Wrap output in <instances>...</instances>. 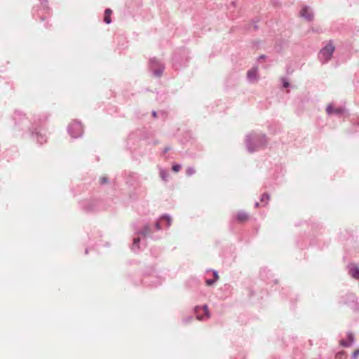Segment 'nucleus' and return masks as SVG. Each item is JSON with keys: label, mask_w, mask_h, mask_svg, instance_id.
Returning <instances> with one entry per match:
<instances>
[{"label": "nucleus", "mask_w": 359, "mask_h": 359, "mask_svg": "<svg viewBox=\"0 0 359 359\" xmlns=\"http://www.w3.org/2000/svg\"><path fill=\"white\" fill-rule=\"evenodd\" d=\"M335 50V47L332 42L330 41L325 47H323L319 53V57L325 62L329 61Z\"/></svg>", "instance_id": "obj_1"}, {"label": "nucleus", "mask_w": 359, "mask_h": 359, "mask_svg": "<svg viewBox=\"0 0 359 359\" xmlns=\"http://www.w3.org/2000/svg\"><path fill=\"white\" fill-rule=\"evenodd\" d=\"M195 313L196 318L198 320H204L210 318V313L208 311V307L207 305H204L202 306H197L195 307Z\"/></svg>", "instance_id": "obj_2"}, {"label": "nucleus", "mask_w": 359, "mask_h": 359, "mask_svg": "<svg viewBox=\"0 0 359 359\" xmlns=\"http://www.w3.org/2000/svg\"><path fill=\"white\" fill-rule=\"evenodd\" d=\"M81 126L79 123H72L69 126V132L73 137H77L81 134Z\"/></svg>", "instance_id": "obj_3"}, {"label": "nucleus", "mask_w": 359, "mask_h": 359, "mask_svg": "<svg viewBox=\"0 0 359 359\" xmlns=\"http://www.w3.org/2000/svg\"><path fill=\"white\" fill-rule=\"evenodd\" d=\"M349 273L353 278L359 280V267L356 264H352L350 265Z\"/></svg>", "instance_id": "obj_4"}, {"label": "nucleus", "mask_w": 359, "mask_h": 359, "mask_svg": "<svg viewBox=\"0 0 359 359\" xmlns=\"http://www.w3.org/2000/svg\"><path fill=\"white\" fill-rule=\"evenodd\" d=\"M326 111L328 114H340L344 112V109L342 108H335L332 104L327 105L326 108Z\"/></svg>", "instance_id": "obj_5"}, {"label": "nucleus", "mask_w": 359, "mask_h": 359, "mask_svg": "<svg viewBox=\"0 0 359 359\" xmlns=\"http://www.w3.org/2000/svg\"><path fill=\"white\" fill-rule=\"evenodd\" d=\"M257 71H258V68L257 67H253L251 69H250L248 73H247V75H248V78L251 81H256L257 80Z\"/></svg>", "instance_id": "obj_6"}, {"label": "nucleus", "mask_w": 359, "mask_h": 359, "mask_svg": "<svg viewBox=\"0 0 359 359\" xmlns=\"http://www.w3.org/2000/svg\"><path fill=\"white\" fill-rule=\"evenodd\" d=\"M301 15L307 19L308 20H311L313 18V13L306 7L302 8V10L301 11Z\"/></svg>", "instance_id": "obj_7"}, {"label": "nucleus", "mask_w": 359, "mask_h": 359, "mask_svg": "<svg viewBox=\"0 0 359 359\" xmlns=\"http://www.w3.org/2000/svg\"><path fill=\"white\" fill-rule=\"evenodd\" d=\"M236 219L240 222H245L248 220L249 215L245 212H239L236 215Z\"/></svg>", "instance_id": "obj_8"}, {"label": "nucleus", "mask_w": 359, "mask_h": 359, "mask_svg": "<svg viewBox=\"0 0 359 359\" xmlns=\"http://www.w3.org/2000/svg\"><path fill=\"white\" fill-rule=\"evenodd\" d=\"M111 13H112V11L109 8L106 9L104 11V21L107 24H109L111 22V17H110Z\"/></svg>", "instance_id": "obj_9"}, {"label": "nucleus", "mask_w": 359, "mask_h": 359, "mask_svg": "<svg viewBox=\"0 0 359 359\" xmlns=\"http://www.w3.org/2000/svg\"><path fill=\"white\" fill-rule=\"evenodd\" d=\"M269 200H270V196H269V195L268 194H264L262 196V198H261V201L262 202H264L266 204H267L268 202L269 201Z\"/></svg>", "instance_id": "obj_10"}, {"label": "nucleus", "mask_w": 359, "mask_h": 359, "mask_svg": "<svg viewBox=\"0 0 359 359\" xmlns=\"http://www.w3.org/2000/svg\"><path fill=\"white\" fill-rule=\"evenodd\" d=\"M168 175H169V174L167 171H165V170L160 171V176L163 180H167Z\"/></svg>", "instance_id": "obj_11"}, {"label": "nucleus", "mask_w": 359, "mask_h": 359, "mask_svg": "<svg viewBox=\"0 0 359 359\" xmlns=\"http://www.w3.org/2000/svg\"><path fill=\"white\" fill-rule=\"evenodd\" d=\"M180 169H181V165L179 164H175V165H172V170L175 172H179L180 170Z\"/></svg>", "instance_id": "obj_12"}, {"label": "nucleus", "mask_w": 359, "mask_h": 359, "mask_svg": "<svg viewBox=\"0 0 359 359\" xmlns=\"http://www.w3.org/2000/svg\"><path fill=\"white\" fill-rule=\"evenodd\" d=\"M348 341H349L350 344H351L354 340L353 334L351 333L348 334Z\"/></svg>", "instance_id": "obj_13"}, {"label": "nucleus", "mask_w": 359, "mask_h": 359, "mask_svg": "<svg viewBox=\"0 0 359 359\" xmlns=\"http://www.w3.org/2000/svg\"><path fill=\"white\" fill-rule=\"evenodd\" d=\"M340 344L343 346H351L349 341H346V340H341L340 341Z\"/></svg>", "instance_id": "obj_14"}, {"label": "nucleus", "mask_w": 359, "mask_h": 359, "mask_svg": "<svg viewBox=\"0 0 359 359\" xmlns=\"http://www.w3.org/2000/svg\"><path fill=\"white\" fill-rule=\"evenodd\" d=\"M186 172L188 175H191L194 173V169L193 168H188L186 170Z\"/></svg>", "instance_id": "obj_15"}, {"label": "nucleus", "mask_w": 359, "mask_h": 359, "mask_svg": "<svg viewBox=\"0 0 359 359\" xmlns=\"http://www.w3.org/2000/svg\"><path fill=\"white\" fill-rule=\"evenodd\" d=\"M205 283H206L207 285L210 286V285H213L215 283V280H214V279H208V280H206Z\"/></svg>", "instance_id": "obj_16"}, {"label": "nucleus", "mask_w": 359, "mask_h": 359, "mask_svg": "<svg viewBox=\"0 0 359 359\" xmlns=\"http://www.w3.org/2000/svg\"><path fill=\"white\" fill-rule=\"evenodd\" d=\"M162 219H165L168 222V225L170 226L171 223V219L168 216H164L162 217Z\"/></svg>", "instance_id": "obj_17"}, {"label": "nucleus", "mask_w": 359, "mask_h": 359, "mask_svg": "<svg viewBox=\"0 0 359 359\" xmlns=\"http://www.w3.org/2000/svg\"><path fill=\"white\" fill-rule=\"evenodd\" d=\"M343 357H344V353L343 352L338 353L336 355V358L337 359H343Z\"/></svg>", "instance_id": "obj_18"}, {"label": "nucleus", "mask_w": 359, "mask_h": 359, "mask_svg": "<svg viewBox=\"0 0 359 359\" xmlns=\"http://www.w3.org/2000/svg\"><path fill=\"white\" fill-rule=\"evenodd\" d=\"M150 232V229L149 226H146L144 229V231L142 232L144 235H147L148 233Z\"/></svg>", "instance_id": "obj_19"}, {"label": "nucleus", "mask_w": 359, "mask_h": 359, "mask_svg": "<svg viewBox=\"0 0 359 359\" xmlns=\"http://www.w3.org/2000/svg\"><path fill=\"white\" fill-rule=\"evenodd\" d=\"M358 355H359V349H357V350H355V351L353 352V356L354 358H356V357H358Z\"/></svg>", "instance_id": "obj_20"}, {"label": "nucleus", "mask_w": 359, "mask_h": 359, "mask_svg": "<svg viewBox=\"0 0 359 359\" xmlns=\"http://www.w3.org/2000/svg\"><path fill=\"white\" fill-rule=\"evenodd\" d=\"M213 275H214V277H215L214 280H215V281L219 279V275L217 274V273L216 271H215L213 273Z\"/></svg>", "instance_id": "obj_21"}, {"label": "nucleus", "mask_w": 359, "mask_h": 359, "mask_svg": "<svg viewBox=\"0 0 359 359\" xmlns=\"http://www.w3.org/2000/svg\"><path fill=\"white\" fill-rule=\"evenodd\" d=\"M100 182H101L102 184H104V183H106L107 182V179L104 177L100 179Z\"/></svg>", "instance_id": "obj_22"}, {"label": "nucleus", "mask_w": 359, "mask_h": 359, "mask_svg": "<svg viewBox=\"0 0 359 359\" xmlns=\"http://www.w3.org/2000/svg\"><path fill=\"white\" fill-rule=\"evenodd\" d=\"M139 242H140L139 238H135L134 241H133V245H138Z\"/></svg>", "instance_id": "obj_23"}, {"label": "nucleus", "mask_w": 359, "mask_h": 359, "mask_svg": "<svg viewBox=\"0 0 359 359\" xmlns=\"http://www.w3.org/2000/svg\"><path fill=\"white\" fill-rule=\"evenodd\" d=\"M288 86H289L288 82H287V81H284V83H283V86H284L285 88H287V87H288Z\"/></svg>", "instance_id": "obj_24"}, {"label": "nucleus", "mask_w": 359, "mask_h": 359, "mask_svg": "<svg viewBox=\"0 0 359 359\" xmlns=\"http://www.w3.org/2000/svg\"><path fill=\"white\" fill-rule=\"evenodd\" d=\"M156 228H157L158 229H160V226H159V223H158V222H157V223L156 224Z\"/></svg>", "instance_id": "obj_25"}, {"label": "nucleus", "mask_w": 359, "mask_h": 359, "mask_svg": "<svg viewBox=\"0 0 359 359\" xmlns=\"http://www.w3.org/2000/svg\"><path fill=\"white\" fill-rule=\"evenodd\" d=\"M153 116H154V117H156V111H154V112H153Z\"/></svg>", "instance_id": "obj_26"}]
</instances>
